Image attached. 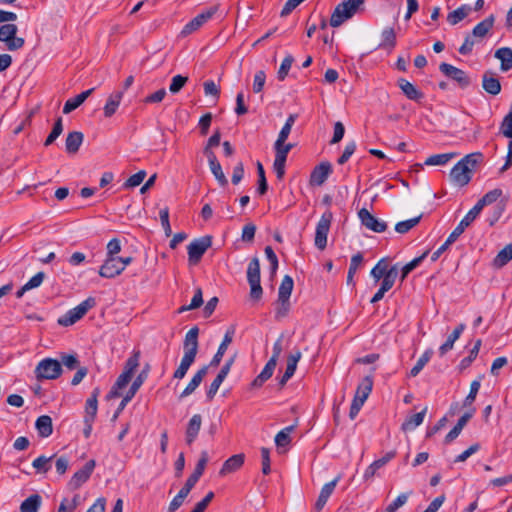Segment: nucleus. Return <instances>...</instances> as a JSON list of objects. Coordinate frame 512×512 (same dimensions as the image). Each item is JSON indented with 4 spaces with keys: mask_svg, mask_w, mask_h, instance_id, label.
Instances as JSON below:
<instances>
[{
    "mask_svg": "<svg viewBox=\"0 0 512 512\" xmlns=\"http://www.w3.org/2000/svg\"><path fill=\"white\" fill-rule=\"evenodd\" d=\"M332 172V165L329 162H322L316 166L310 176V183L312 185H321L328 178Z\"/></svg>",
    "mask_w": 512,
    "mask_h": 512,
    "instance_id": "nucleus-17",
    "label": "nucleus"
},
{
    "mask_svg": "<svg viewBox=\"0 0 512 512\" xmlns=\"http://www.w3.org/2000/svg\"><path fill=\"white\" fill-rule=\"evenodd\" d=\"M202 425V417L200 414H194L188 422L186 428V443L191 445L197 438L198 433L201 429Z\"/></svg>",
    "mask_w": 512,
    "mask_h": 512,
    "instance_id": "nucleus-21",
    "label": "nucleus"
},
{
    "mask_svg": "<svg viewBox=\"0 0 512 512\" xmlns=\"http://www.w3.org/2000/svg\"><path fill=\"white\" fill-rule=\"evenodd\" d=\"M482 87L490 95L496 96L501 92V84L498 78L493 76L490 71H486L482 76Z\"/></svg>",
    "mask_w": 512,
    "mask_h": 512,
    "instance_id": "nucleus-24",
    "label": "nucleus"
},
{
    "mask_svg": "<svg viewBox=\"0 0 512 512\" xmlns=\"http://www.w3.org/2000/svg\"><path fill=\"white\" fill-rule=\"evenodd\" d=\"M291 129L292 127L284 125L274 143L275 159L273 163V170L279 180H282L284 177L287 156L294 147L292 143H286V140L291 133Z\"/></svg>",
    "mask_w": 512,
    "mask_h": 512,
    "instance_id": "nucleus-3",
    "label": "nucleus"
},
{
    "mask_svg": "<svg viewBox=\"0 0 512 512\" xmlns=\"http://www.w3.org/2000/svg\"><path fill=\"white\" fill-rule=\"evenodd\" d=\"M202 303H203L202 290H201V288H197L195 291V294L191 300V303L189 305L181 306L179 308L178 312L182 313V312H185L188 310L196 309V308L200 307L202 305Z\"/></svg>",
    "mask_w": 512,
    "mask_h": 512,
    "instance_id": "nucleus-57",
    "label": "nucleus"
},
{
    "mask_svg": "<svg viewBox=\"0 0 512 512\" xmlns=\"http://www.w3.org/2000/svg\"><path fill=\"white\" fill-rule=\"evenodd\" d=\"M481 387V383L479 379L473 380L470 384V391L468 395L465 397L463 405L465 407L472 406L474 403L476 396L479 392V389Z\"/></svg>",
    "mask_w": 512,
    "mask_h": 512,
    "instance_id": "nucleus-55",
    "label": "nucleus"
},
{
    "mask_svg": "<svg viewBox=\"0 0 512 512\" xmlns=\"http://www.w3.org/2000/svg\"><path fill=\"white\" fill-rule=\"evenodd\" d=\"M53 458H54V456L46 457L44 455H41V456L37 457L36 459H34V461L32 462V466L38 472L47 473L51 468L50 462Z\"/></svg>",
    "mask_w": 512,
    "mask_h": 512,
    "instance_id": "nucleus-52",
    "label": "nucleus"
},
{
    "mask_svg": "<svg viewBox=\"0 0 512 512\" xmlns=\"http://www.w3.org/2000/svg\"><path fill=\"white\" fill-rule=\"evenodd\" d=\"M421 218L422 215L420 214L417 217L405 221H400L395 225V231L399 234H405L414 228L420 222Z\"/></svg>",
    "mask_w": 512,
    "mask_h": 512,
    "instance_id": "nucleus-47",
    "label": "nucleus"
},
{
    "mask_svg": "<svg viewBox=\"0 0 512 512\" xmlns=\"http://www.w3.org/2000/svg\"><path fill=\"white\" fill-rule=\"evenodd\" d=\"M140 351H133L132 355L127 359L124 366V373L132 376L134 375L137 367L139 366Z\"/></svg>",
    "mask_w": 512,
    "mask_h": 512,
    "instance_id": "nucleus-50",
    "label": "nucleus"
},
{
    "mask_svg": "<svg viewBox=\"0 0 512 512\" xmlns=\"http://www.w3.org/2000/svg\"><path fill=\"white\" fill-rule=\"evenodd\" d=\"M123 271V265L120 263V257H107L104 264L99 269V274L104 278H113Z\"/></svg>",
    "mask_w": 512,
    "mask_h": 512,
    "instance_id": "nucleus-16",
    "label": "nucleus"
},
{
    "mask_svg": "<svg viewBox=\"0 0 512 512\" xmlns=\"http://www.w3.org/2000/svg\"><path fill=\"white\" fill-rule=\"evenodd\" d=\"M398 86L404 95L410 100L420 101L424 97V94L418 90L415 85L404 78H400L398 80Z\"/></svg>",
    "mask_w": 512,
    "mask_h": 512,
    "instance_id": "nucleus-27",
    "label": "nucleus"
},
{
    "mask_svg": "<svg viewBox=\"0 0 512 512\" xmlns=\"http://www.w3.org/2000/svg\"><path fill=\"white\" fill-rule=\"evenodd\" d=\"M208 371V366H203L200 368L192 377L188 385L185 387V389L180 394V398H185L189 395H191L202 383L204 377L206 376Z\"/></svg>",
    "mask_w": 512,
    "mask_h": 512,
    "instance_id": "nucleus-23",
    "label": "nucleus"
},
{
    "mask_svg": "<svg viewBox=\"0 0 512 512\" xmlns=\"http://www.w3.org/2000/svg\"><path fill=\"white\" fill-rule=\"evenodd\" d=\"M361 201L362 196L360 195L355 198L353 203L354 205H356V208L358 209V217L361 221V224L373 232H384L387 229V224L384 221H380L377 218H375L365 206L359 208Z\"/></svg>",
    "mask_w": 512,
    "mask_h": 512,
    "instance_id": "nucleus-9",
    "label": "nucleus"
},
{
    "mask_svg": "<svg viewBox=\"0 0 512 512\" xmlns=\"http://www.w3.org/2000/svg\"><path fill=\"white\" fill-rule=\"evenodd\" d=\"M457 153H443V154H434L429 156L424 164L427 166H443L446 165L450 160L455 158Z\"/></svg>",
    "mask_w": 512,
    "mask_h": 512,
    "instance_id": "nucleus-41",
    "label": "nucleus"
},
{
    "mask_svg": "<svg viewBox=\"0 0 512 512\" xmlns=\"http://www.w3.org/2000/svg\"><path fill=\"white\" fill-rule=\"evenodd\" d=\"M290 310V301L289 299H277V308H276V314L275 317L277 319H281L285 316H287L288 312Z\"/></svg>",
    "mask_w": 512,
    "mask_h": 512,
    "instance_id": "nucleus-64",
    "label": "nucleus"
},
{
    "mask_svg": "<svg viewBox=\"0 0 512 512\" xmlns=\"http://www.w3.org/2000/svg\"><path fill=\"white\" fill-rule=\"evenodd\" d=\"M35 427L38 431V434L41 437H49L53 432L52 419L48 415H42L37 418L35 422Z\"/></svg>",
    "mask_w": 512,
    "mask_h": 512,
    "instance_id": "nucleus-35",
    "label": "nucleus"
},
{
    "mask_svg": "<svg viewBox=\"0 0 512 512\" xmlns=\"http://www.w3.org/2000/svg\"><path fill=\"white\" fill-rule=\"evenodd\" d=\"M217 8H210L200 14H198L196 17H194L190 22H188L183 30V35H189L193 33L194 31L198 30L201 26H203L208 20H210L214 14L216 13Z\"/></svg>",
    "mask_w": 512,
    "mask_h": 512,
    "instance_id": "nucleus-15",
    "label": "nucleus"
},
{
    "mask_svg": "<svg viewBox=\"0 0 512 512\" xmlns=\"http://www.w3.org/2000/svg\"><path fill=\"white\" fill-rule=\"evenodd\" d=\"M480 42L473 34H468L465 37L464 43L459 47L458 51L461 55H469L473 51L474 45Z\"/></svg>",
    "mask_w": 512,
    "mask_h": 512,
    "instance_id": "nucleus-58",
    "label": "nucleus"
},
{
    "mask_svg": "<svg viewBox=\"0 0 512 512\" xmlns=\"http://www.w3.org/2000/svg\"><path fill=\"white\" fill-rule=\"evenodd\" d=\"M390 273V267L387 258L380 259L377 264L372 268L370 275L377 283L383 277H386Z\"/></svg>",
    "mask_w": 512,
    "mask_h": 512,
    "instance_id": "nucleus-38",
    "label": "nucleus"
},
{
    "mask_svg": "<svg viewBox=\"0 0 512 512\" xmlns=\"http://www.w3.org/2000/svg\"><path fill=\"white\" fill-rule=\"evenodd\" d=\"M482 160L483 155L480 152L466 155L451 169V181L459 187L467 185L471 181L473 173L476 171Z\"/></svg>",
    "mask_w": 512,
    "mask_h": 512,
    "instance_id": "nucleus-1",
    "label": "nucleus"
},
{
    "mask_svg": "<svg viewBox=\"0 0 512 512\" xmlns=\"http://www.w3.org/2000/svg\"><path fill=\"white\" fill-rule=\"evenodd\" d=\"M260 276V262L257 257H253L247 268V281L250 285V297L253 301H259L263 295Z\"/></svg>",
    "mask_w": 512,
    "mask_h": 512,
    "instance_id": "nucleus-6",
    "label": "nucleus"
},
{
    "mask_svg": "<svg viewBox=\"0 0 512 512\" xmlns=\"http://www.w3.org/2000/svg\"><path fill=\"white\" fill-rule=\"evenodd\" d=\"M427 412V407H425L421 412L413 414L405 419V421L401 425V429L406 431H412L419 425L423 423L424 417Z\"/></svg>",
    "mask_w": 512,
    "mask_h": 512,
    "instance_id": "nucleus-36",
    "label": "nucleus"
},
{
    "mask_svg": "<svg viewBox=\"0 0 512 512\" xmlns=\"http://www.w3.org/2000/svg\"><path fill=\"white\" fill-rule=\"evenodd\" d=\"M295 429V425H290L279 431L275 436V444L278 447H285L291 443L290 433Z\"/></svg>",
    "mask_w": 512,
    "mask_h": 512,
    "instance_id": "nucleus-45",
    "label": "nucleus"
},
{
    "mask_svg": "<svg viewBox=\"0 0 512 512\" xmlns=\"http://www.w3.org/2000/svg\"><path fill=\"white\" fill-rule=\"evenodd\" d=\"M18 27L13 23H6L0 26V42L6 44L9 51H16L24 47L25 39L17 37Z\"/></svg>",
    "mask_w": 512,
    "mask_h": 512,
    "instance_id": "nucleus-8",
    "label": "nucleus"
},
{
    "mask_svg": "<svg viewBox=\"0 0 512 512\" xmlns=\"http://www.w3.org/2000/svg\"><path fill=\"white\" fill-rule=\"evenodd\" d=\"M333 214L330 210L325 211L316 226L315 231V246L324 250L327 245V235L330 230Z\"/></svg>",
    "mask_w": 512,
    "mask_h": 512,
    "instance_id": "nucleus-12",
    "label": "nucleus"
},
{
    "mask_svg": "<svg viewBox=\"0 0 512 512\" xmlns=\"http://www.w3.org/2000/svg\"><path fill=\"white\" fill-rule=\"evenodd\" d=\"M475 412V408H472L471 411L464 413L457 421L456 425L449 431V433L445 437V442L450 443L455 440L462 429L465 427L467 422L472 418Z\"/></svg>",
    "mask_w": 512,
    "mask_h": 512,
    "instance_id": "nucleus-22",
    "label": "nucleus"
},
{
    "mask_svg": "<svg viewBox=\"0 0 512 512\" xmlns=\"http://www.w3.org/2000/svg\"><path fill=\"white\" fill-rule=\"evenodd\" d=\"M233 335H234V328L231 327L226 331L224 338L218 347L217 352L215 353V355L213 356V358L210 362V366L217 367L220 364L228 346L231 344V342L233 340Z\"/></svg>",
    "mask_w": 512,
    "mask_h": 512,
    "instance_id": "nucleus-18",
    "label": "nucleus"
},
{
    "mask_svg": "<svg viewBox=\"0 0 512 512\" xmlns=\"http://www.w3.org/2000/svg\"><path fill=\"white\" fill-rule=\"evenodd\" d=\"M146 177V172L144 170H140L137 173L130 176L122 185V189H131L139 186Z\"/></svg>",
    "mask_w": 512,
    "mask_h": 512,
    "instance_id": "nucleus-53",
    "label": "nucleus"
},
{
    "mask_svg": "<svg viewBox=\"0 0 512 512\" xmlns=\"http://www.w3.org/2000/svg\"><path fill=\"white\" fill-rule=\"evenodd\" d=\"M464 329L465 324L461 323L453 330L446 341L439 347L440 356H444L448 351L453 349L454 343L459 339Z\"/></svg>",
    "mask_w": 512,
    "mask_h": 512,
    "instance_id": "nucleus-29",
    "label": "nucleus"
},
{
    "mask_svg": "<svg viewBox=\"0 0 512 512\" xmlns=\"http://www.w3.org/2000/svg\"><path fill=\"white\" fill-rule=\"evenodd\" d=\"M208 460H209V456H208L207 451H202L192 475L197 477L198 479H200V477L204 473V470L208 463Z\"/></svg>",
    "mask_w": 512,
    "mask_h": 512,
    "instance_id": "nucleus-61",
    "label": "nucleus"
},
{
    "mask_svg": "<svg viewBox=\"0 0 512 512\" xmlns=\"http://www.w3.org/2000/svg\"><path fill=\"white\" fill-rule=\"evenodd\" d=\"M512 260V242L507 244L502 250L498 252L492 261V266L496 269L504 267Z\"/></svg>",
    "mask_w": 512,
    "mask_h": 512,
    "instance_id": "nucleus-34",
    "label": "nucleus"
},
{
    "mask_svg": "<svg viewBox=\"0 0 512 512\" xmlns=\"http://www.w3.org/2000/svg\"><path fill=\"white\" fill-rule=\"evenodd\" d=\"M41 503V496L39 494H32L21 503L20 512H38Z\"/></svg>",
    "mask_w": 512,
    "mask_h": 512,
    "instance_id": "nucleus-39",
    "label": "nucleus"
},
{
    "mask_svg": "<svg viewBox=\"0 0 512 512\" xmlns=\"http://www.w3.org/2000/svg\"><path fill=\"white\" fill-rule=\"evenodd\" d=\"M495 58L500 61V69L507 72L512 69V49L509 47H501L495 51Z\"/></svg>",
    "mask_w": 512,
    "mask_h": 512,
    "instance_id": "nucleus-30",
    "label": "nucleus"
},
{
    "mask_svg": "<svg viewBox=\"0 0 512 512\" xmlns=\"http://www.w3.org/2000/svg\"><path fill=\"white\" fill-rule=\"evenodd\" d=\"M301 357H302V354L299 349L295 350V352L288 355L287 366H286L285 371L294 375L296 368H297V364H298L299 360L301 359Z\"/></svg>",
    "mask_w": 512,
    "mask_h": 512,
    "instance_id": "nucleus-60",
    "label": "nucleus"
},
{
    "mask_svg": "<svg viewBox=\"0 0 512 512\" xmlns=\"http://www.w3.org/2000/svg\"><path fill=\"white\" fill-rule=\"evenodd\" d=\"M481 344H482V341L480 339H478L475 342L473 348L470 350L469 355L461 360L460 365H459L461 370H464L467 367H469L471 365V363L476 359V357L479 353Z\"/></svg>",
    "mask_w": 512,
    "mask_h": 512,
    "instance_id": "nucleus-51",
    "label": "nucleus"
},
{
    "mask_svg": "<svg viewBox=\"0 0 512 512\" xmlns=\"http://www.w3.org/2000/svg\"><path fill=\"white\" fill-rule=\"evenodd\" d=\"M498 194H485L472 209L468 211V213L464 216V218L459 222L457 227L450 233L451 239L455 241L459 238V236L465 231V229L471 225V223L478 217L483 208L495 202L497 200Z\"/></svg>",
    "mask_w": 512,
    "mask_h": 512,
    "instance_id": "nucleus-5",
    "label": "nucleus"
},
{
    "mask_svg": "<svg viewBox=\"0 0 512 512\" xmlns=\"http://www.w3.org/2000/svg\"><path fill=\"white\" fill-rule=\"evenodd\" d=\"M429 254V251H425L422 255L419 257L414 258L412 261L408 262L402 267L401 270V280L403 281L408 274L413 271Z\"/></svg>",
    "mask_w": 512,
    "mask_h": 512,
    "instance_id": "nucleus-49",
    "label": "nucleus"
},
{
    "mask_svg": "<svg viewBox=\"0 0 512 512\" xmlns=\"http://www.w3.org/2000/svg\"><path fill=\"white\" fill-rule=\"evenodd\" d=\"M274 360H268L261 373L252 381V388H260L273 375L276 367Z\"/></svg>",
    "mask_w": 512,
    "mask_h": 512,
    "instance_id": "nucleus-31",
    "label": "nucleus"
},
{
    "mask_svg": "<svg viewBox=\"0 0 512 512\" xmlns=\"http://www.w3.org/2000/svg\"><path fill=\"white\" fill-rule=\"evenodd\" d=\"M198 335L199 328L197 326L192 327L186 333L183 343L184 355L181 359L180 365L174 371V378L183 379L190 366L194 363L199 347Z\"/></svg>",
    "mask_w": 512,
    "mask_h": 512,
    "instance_id": "nucleus-2",
    "label": "nucleus"
},
{
    "mask_svg": "<svg viewBox=\"0 0 512 512\" xmlns=\"http://www.w3.org/2000/svg\"><path fill=\"white\" fill-rule=\"evenodd\" d=\"M397 276H398L397 267L396 266L390 267V273H388V275L386 277L382 278L383 280H382L380 288L382 290H384L385 292L389 291L393 287Z\"/></svg>",
    "mask_w": 512,
    "mask_h": 512,
    "instance_id": "nucleus-56",
    "label": "nucleus"
},
{
    "mask_svg": "<svg viewBox=\"0 0 512 512\" xmlns=\"http://www.w3.org/2000/svg\"><path fill=\"white\" fill-rule=\"evenodd\" d=\"M83 139L84 135L82 132L73 131L68 133L65 141L66 151L70 154L77 153L83 142Z\"/></svg>",
    "mask_w": 512,
    "mask_h": 512,
    "instance_id": "nucleus-32",
    "label": "nucleus"
},
{
    "mask_svg": "<svg viewBox=\"0 0 512 512\" xmlns=\"http://www.w3.org/2000/svg\"><path fill=\"white\" fill-rule=\"evenodd\" d=\"M188 77L182 75H176L172 78L171 83L169 85V91L172 94L178 93L187 83Z\"/></svg>",
    "mask_w": 512,
    "mask_h": 512,
    "instance_id": "nucleus-62",
    "label": "nucleus"
},
{
    "mask_svg": "<svg viewBox=\"0 0 512 512\" xmlns=\"http://www.w3.org/2000/svg\"><path fill=\"white\" fill-rule=\"evenodd\" d=\"M410 494L411 492L400 494L392 503H390L385 508V512H396L400 507L406 504Z\"/></svg>",
    "mask_w": 512,
    "mask_h": 512,
    "instance_id": "nucleus-63",
    "label": "nucleus"
},
{
    "mask_svg": "<svg viewBox=\"0 0 512 512\" xmlns=\"http://www.w3.org/2000/svg\"><path fill=\"white\" fill-rule=\"evenodd\" d=\"M100 388L95 387L91 393V396L87 399L85 405V417H91V419H95L98 409V397L100 395Z\"/></svg>",
    "mask_w": 512,
    "mask_h": 512,
    "instance_id": "nucleus-37",
    "label": "nucleus"
},
{
    "mask_svg": "<svg viewBox=\"0 0 512 512\" xmlns=\"http://www.w3.org/2000/svg\"><path fill=\"white\" fill-rule=\"evenodd\" d=\"M212 245V236L206 235L197 239H194L188 246V261L192 265H196L200 262L205 252Z\"/></svg>",
    "mask_w": 512,
    "mask_h": 512,
    "instance_id": "nucleus-11",
    "label": "nucleus"
},
{
    "mask_svg": "<svg viewBox=\"0 0 512 512\" xmlns=\"http://www.w3.org/2000/svg\"><path fill=\"white\" fill-rule=\"evenodd\" d=\"M94 91V88L88 89L86 91H83L82 93L78 94L77 96L68 99L63 107V113L69 114L75 109H77Z\"/></svg>",
    "mask_w": 512,
    "mask_h": 512,
    "instance_id": "nucleus-28",
    "label": "nucleus"
},
{
    "mask_svg": "<svg viewBox=\"0 0 512 512\" xmlns=\"http://www.w3.org/2000/svg\"><path fill=\"white\" fill-rule=\"evenodd\" d=\"M62 131H63V121H62V118L59 117L55 121L52 131L46 138L44 145L45 146L51 145L61 135Z\"/></svg>",
    "mask_w": 512,
    "mask_h": 512,
    "instance_id": "nucleus-54",
    "label": "nucleus"
},
{
    "mask_svg": "<svg viewBox=\"0 0 512 512\" xmlns=\"http://www.w3.org/2000/svg\"><path fill=\"white\" fill-rule=\"evenodd\" d=\"M432 354V349H427L417 360L416 364L412 367V369L409 372V376L416 377L424 368V366L430 361Z\"/></svg>",
    "mask_w": 512,
    "mask_h": 512,
    "instance_id": "nucleus-44",
    "label": "nucleus"
},
{
    "mask_svg": "<svg viewBox=\"0 0 512 512\" xmlns=\"http://www.w3.org/2000/svg\"><path fill=\"white\" fill-rule=\"evenodd\" d=\"M294 287V281L291 276L285 275L281 281L278 290V298L290 299L292 290Z\"/></svg>",
    "mask_w": 512,
    "mask_h": 512,
    "instance_id": "nucleus-43",
    "label": "nucleus"
},
{
    "mask_svg": "<svg viewBox=\"0 0 512 512\" xmlns=\"http://www.w3.org/2000/svg\"><path fill=\"white\" fill-rule=\"evenodd\" d=\"M96 305V300L93 297H88L86 300L82 301L76 307L68 310L63 316L58 319V324L64 327L71 326L75 324L78 320H80L89 309L93 308Z\"/></svg>",
    "mask_w": 512,
    "mask_h": 512,
    "instance_id": "nucleus-7",
    "label": "nucleus"
},
{
    "mask_svg": "<svg viewBox=\"0 0 512 512\" xmlns=\"http://www.w3.org/2000/svg\"><path fill=\"white\" fill-rule=\"evenodd\" d=\"M96 466L95 460L91 459L78 471H76L68 482L70 490L79 489L85 482H87L92 475Z\"/></svg>",
    "mask_w": 512,
    "mask_h": 512,
    "instance_id": "nucleus-14",
    "label": "nucleus"
},
{
    "mask_svg": "<svg viewBox=\"0 0 512 512\" xmlns=\"http://www.w3.org/2000/svg\"><path fill=\"white\" fill-rule=\"evenodd\" d=\"M294 62V58L292 55L288 54L282 61L280 68L277 73V77L280 81H283L286 76L288 75V72Z\"/></svg>",
    "mask_w": 512,
    "mask_h": 512,
    "instance_id": "nucleus-59",
    "label": "nucleus"
},
{
    "mask_svg": "<svg viewBox=\"0 0 512 512\" xmlns=\"http://www.w3.org/2000/svg\"><path fill=\"white\" fill-rule=\"evenodd\" d=\"M380 47L393 49L396 45V34L393 28H385L382 32Z\"/></svg>",
    "mask_w": 512,
    "mask_h": 512,
    "instance_id": "nucleus-48",
    "label": "nucleus"
},
{
    "mask_svg": "<svg viewBox=\"0 0 512 512\" xmlns=\"http://www.w3.org/2000/svg\"><path fill=\"white\" fill-rule=\"evenodd\" d=\"M245 456L244 454H235L229 457L222 465V468L219 471L220 476H225L227 474L233 473L240 469L244 464Z\"/></svg>",
    "mask_w": 512,
    "mask_h": 512,
    "instance_id": "nucleus-20",
    "label": "nucleus"
},
{
    "mask_svg": "<svg viewBox=\"0 0 512 512\" xmlns=\"http://www.w3.org/2000/svg\"><path fill=\"white\" fill-rule=\"evenodd\" d=\"M439 70L448 78L454 80L461 88H467L471 84L468 74L451 64L441 63Z\"/></svg>",
    "mask_w": 512,
    "mask_h": 512,
    "instance_id": "nucleus-13",
    "label": "nucleus"
},
{
    "mask_svg": "<svg viewBox=\"0 0 512 512\" xmlns=\"http://www.w3.org/2000/svg\"><path fill=\"white\" fill-rule=\"evenodd\" d=\"M132 376L128 375L127 373L122 372L113 387L111 388L110 392L107 394L106 398L108 400L117 398L121 396V390L125 388L129 382L131 381Z\"/></svg>",
    "mask_w": 512,
    "mask_h": 512,
    "instance_id": "nucleus-33",
    "label": "nucleus"
},
{
    "mask_svg": "<svg viewBox=\"0 0 512 512\" xmlns=\"http://www.w3.org/2000/svg\"><path fill=\"white\" fill-rule=\"evenodd\" d=\"M373 387V376L368 375L362 379V381L357 386L355 395L360 396L361 398L367 400L370 395Z\"/></svg>",
    "mask_w": 512,
    "mask_h": 512,
    "instance_id": "nucleus-42",
    "label": "nucleus"
},
{
    "mask_svg": "<svg viewBox=\"0 0 512 512\" xmlns=\"http://www.w3.org/2000/svg\"><path fill=\"white\" fill-rule=\"evenodd\" d=\"M62 373L61 363L52 358H45L41 360L35 368L36 378L43 379H56Z\"/></svg>",
    "mask_w": 512,
    "mask_h": 512,
    "instance_id": "nucleus-10",
    "label": "nucleus"
},
{
    "mask_svg": "<svg viewBox=\"0 0 512 512\" xmlns=\"http://www.w3.org/2000/svg\"><path fill=\"white\" fill-rule=\"evenodd\" d=\"M471 10L472 9L469 5L464 4V5L460 6L459 8L450 12L447 15L448 23L451 25L458 24L459 22H461L463 19H465L469 15Z\"/></svg>",
    "mask_w": 512,
    "mask_h": 512,
    "instance_id": "nucleus-40",
    "label": "nucleus"
},
{
    "mask_svg": "<svg viewBox=\"0 0 512 512\" xmlns=\"http://www.w3.org/2000/svg\"><path fill=\"white\" fill-rule=\"evenodd\" d=\"M365 0H345L339 3L331 17L330 25L332 27H339L347 20L351 19L354 15L364 10Z\"/></svg>",
    "mask_w": 512,
    "mask_h": 512,
    "instance_id": "nucleus-4",
    "label": "nucleus"
},
{
    "mask_svg": "<svg viewBox=\"0 0 512 512\" xmlns=\"http://www.w3.org/2000/svg\"><path fill=\"white\" fill-rule=\"evenodd\" d=\"M122 98L123 91H116L109 95L103 108V113L106 118H110L116 113Z\"/></svg>",
    "mask_w": 512,
    "mask_h": 512,
    "instance_id": "nucleus-26",
    "label": "nucleus"
},
{
    "mask_svg": "<svg viewBox=\"0 0 512 512\" xmlns=\"http://www.w3.org/2000/svg\"><path fill=\"white\" fill-rule=\"evenodd\" d=\"M149 371V365H146V367L139 373V375L135 378L132 385L130 386L128 392L126 393L128 396L133 398L138 391V389L141 387L143 382L146 380L148 376Z\"/></svg>",
    "mask_w": 512,
    "mask_h": 512,
    "instance_id": "nucleus-46",
    "label": "nucleus"
},
{
    "mask_svg": "<svg viewBox=\"0 0 512 512\" xmlns=\"http://www.w3.org/2000/svg\"><path fill=\"white\" fill-rule=\"evenodd\" d=\"M495 22L494 15H490L485 18L481 22H479L472 30L473 36H475L479 41H482L488 33L492 30Z\"/></svg>",
    "mask_w": 512,
    "mask_h": 512,
    "instance_id": "nucleus-25",
    "label": "nucleus"
},
{
    "mask_svg": "<svg viewBox=\"0 0 512 512\" xmlns=\"http://www.w3.org/2000/svg\"><path fill=\"white\" fill-rule=\"evenodd\" d=\"M337 482H338V478H335L332 481L324 484V486L322 487L320 494L316 500V503L314 505L315 512H320L324 508L329 497L332 495V493L337 485Z\"/></svg>",
    "mask_w": 512,
    "mask_h": 512,
    "instance_id": "nucleus-19",
    "label": "nucleus"
}]
</instances>
